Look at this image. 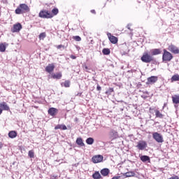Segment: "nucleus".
Segmentation results:
<instances>
[{
  "label": "nucleus",
  "mask_w": 179,
  "mask_h": 179,
  "mask_svg": "<svg viewBox=\"0 0 179 179\" xmlns=\"http://www.w3.org/2000/svg\"><path fill=\"white\" fill-rule=\"evenodd\" d=\"M30 12V8L26 3H21L15 9L16 15H22V13H27Z\"/></svg>",
  "instance_id": "obj_1"
},
{
  "label": "nucleus",
  "mask_w": 179,
  "mask_h": 179,
  "mask_svg": "<svg viewBox=\"0 0 179 179\" xmlns=\"http://www.w3.org/2000/svg\"><path fill=\"white\" fill-rule=\"evenodd\" d=\"M141 59L142 62H145V64H150V62L153 61V57L149 55L148 52H144Z\"/></svg>",
  "instance_id": "obj_2"
},
{
  "label": "nucleus",
  "mask_w": 179,
  "mask_h": 179,
  "mask_svg": "<svg viewBox=\"0 0 179 179\" xmlns=\"http://www.w3.org/2000/svg\"><path fill=\"white\" fill-rule=\"evenodd\" d=\"M152 138L157 142V143H163L164 142V139L163 138V135L159 134V132H153Z\"/></svg>",
  "instance_id": "obj_3"
},
{
  "label": "nucleus",
  "mask_w": 179,
  "mask_h": 179,
  "mask_svg": "<svg viewBox=\"0 0 179 179\" xmlns=\"http://www.w3.org/2000/svg\"><path fill=\"white\" fill-rule=\"evenodd\" d=\"M38 16L39 17H42L43 19H51L52 17H54V15L45 10L40 11Z\"/></svg>",
  "instance_id": "obj_4"
},
{
  "label": "nucleus",
  "mask_w": 179,
  "mask_h": 179,
  "mask_svg": "<svg viewBox=\"0 0 179 179\" xmlns=\"http://www.w3.org/2000/svg\"><path fill=\"white\" fill-rule=\"evenodd\" d=\"M171 59H173V55L170 53V52L166 51L165 49L164 50V53L162 55V61H166L170 62Z\"/></svg>",
  "instance_id": "obj_5"
},
{
  "label": "nucleus",
  "mask_w": 179,
  "mask_h": 179,
  "mask_svg": "<svg viewBox=\"0 0 179 179\" xmlns=\"http://www.w3.org/2000/svg\"><path fill=\"white\" fill-rule=\"evenodd\" d=\"M136 148L138 150H145L148 148V143L145 141H140L137 143Z\"/></svg>",
  "instance_id": "obj_6"
},
{
  "label": "nucleus",
  "mask_w": 179,
  "mask_h": 179,
  "mask_svg": "<svg viewBox=\"0 0 179 179\" xmlns=\"http://www.w3.org/2000/svg\"><path fill=\"white\" fill-rule=\"evenodd\" d=\"M157 80H159V77L152 76L151 77L148 78L146 85H155Z\"/></svg>",
  "instance_id": "obj_7"
},
{
  "label": "nucleus",
  "mask_w": 179,
  "mask_h": 179,
  "mask_svg": "<svg viewBox=\"0 0 179 179\" xmlns=\"http://www.w3.org/2000/svg\"><path fill=\"white\" fill-rule=\"evenodd\" d=\"M104 157H103V155H94L92 158V163H94V164H96L97 163H101Z\"/></svg>",
  "instance_id": "obj_8"
},
{
  "label": "nucleus",
  "mask_w": 179,
  "mask_h": 179,
  "mask_svg": "<svg viewBox=\"0 0 179 179\" xmlns=\"http://www.w3.org/2000/svg\"><path fill=\"white\" fill-rule=\"evenodd\" d=\"M22 24L17 23L13 25V27L11 28V32L12 33H19L20 31L22 30Z\"/></svg>",
  "instance_id": "obj_9"
},
{
  "label": "nucleus",
  "mask_w": 179,
  "mask_h": 179,
  "mask_svg": "<svg viewBox=\"0 0 179 179\" xmlns=\"http://www.w3.org/2000/svg\"><path fill=\"white\" fill-rule=\"evenodd\" d=\"M107 36L112 44H117L118 43V38L111 35V33H108Z\"/></svg>",
  "instance_id": "obj_10"
},
{
  "label": "nucleus",
  "mask_w": 179,
  "mask_h": 179,
  "mask_svg": "<svg viewBox=\"0 0 179 179\" xmlns=\"http://www.w3.org/2000/svg\"><path fill=\"white\" fill-rule=\"evenodd\" d=\"M169 51L173 52V54H179V49L174 45H171L168 48Z\"/></svg>",
  "instance_id": "obj_11"
},
{
  "label": "nucleus",
  "mask_w": 179,
  "mask_h": 179,
  "mask_svg": "<svg viewBox=\"0 0 179 179\" xmlns=\"http://www.w3.org/2000/svg\"><path fill=\"white\" fill-rule=\"evenodd\" d=\"M0 108L2 110V111H10V108L9 107V106H8V103H6V102L0 103Z\"/></svg>",
  "instance_id": "obj_12"
},
{
  "label": "nucleus",
  "mask_w": 179,
  "mask_h": 179,
  "mask_svg": "<svg viewBox=\"0 0 179 179\" xmlns=\"http://www.w3.org/2000/svg\"><path fill=\"white\" fill-rule=\"evenodd\" d=\"M109 136L112 140L117 139V138H118V132L114 129H111L109 133Z\"/></svg>",
  "instance_id": "obj_13"
},
{
  "label": "nucleus",
  "mask_w": 179,
  "mask_h": 179,
  "mask_svg": "<svg viewBox=\"0 0 179 179\" xmlns=\"http://www.w3.org/2000/svg\"><path fill=\"white\" fill-rule=\"evenodd\" d=\"M55 69V66H54V64H50L45 67V71L48 73H51V72L54 71Z\"/></svg>",
  "instance_id": "obj_14"
},
{
  "label": "nucleus",
  "mask_w": 179,
  "mask_h": 179,
  "mask_svg": "<svg viewBox=\"0 0 179 179\" xmlns=\"http://www.w3.org/2000/svg\"><path fill=\"white\" fill-rule=\"evenodd\" d=\"M48 112L50 115L54 117V115H55V114H57V113L58 112V109L55 108H50Z\"/></svg>",
  "instance_id": "obj_15"
},
{
  "label": "nucleus",
  "mask_w": 179,
  "mask_h": 179,
  "mask_svg": "<svg viewBox=\"0 0 179 179\" xmlns=\"http://www.w3.org/2000/svg\"><path fill=\"white\" fill-rule=\"evenodd\" d=\"M140 159L143 163H146V162H148V163H150V157L148 155H142L140 157Z\"/></svg>",
  "instance_id": "obj_16"
},
{
  "label": "nucleus",
  "mask_w": 179,
  "mask_h": 179,
  "mask_svg": "<svg viewBox=\"0 0 179 179\" xmlns=\"http://www.w3.org/2000/svg\"><path fill=\"white\" fill-rule=\"evenodd\" d=\"M51 78L52 79H57L59 80L61 78H62V73L61 72L59 73H52Z\"/></svg>",
  "instance_id": "obj_17"
},
{
  "label": "nucleus",
  "mask_w": 179,
  "mask_h": 179,
  "mask_svg": "<svg viewBox=\"0 0 179 179\" xmlns=\"http://www.w3.org/2000/svg\"><path fill=\"white\" fill-rule=\"evenodd\" d=\"M101 174L103 177H107V176H108V174H110V169H108L107 168L103 169L102 170H101Z\"/></svg>",
  "instance_id": "obj_18"
},
{
  "label": "nucleus",
  "mask_w": 179,
  "mask_h": 179,
  "mask_svg": "<svg viewBox=\"0 0 179 179\" xmlns=\"http://www.w3.org/2000/svg\"><path fill=\"white\" fill-rule=\"evenodd\" d=\"M8 136L11 139H15L17 136V132L16 131H11L8 133Z\"/></svg>",
  "instance_id": "obj_19"
},
{
  "label": "nucleus",
  "mask_w": 179,
  "mask_h": 179,
  "mask_svg": "<svg viewBox=\"0 0 179 179\" xmlns=\"http://www.w3.org/2000/svg\"><path fill=\"white\" fill-rule=\"evenodd\" d=\"M55 129H62L63 131H66V129H68V128L64 124H57L55 127Z\"/></svg>",
  "instance_id": "obj_20"
},
{
  "label": "nucleus",
  "mask_w": 179,
  "mask_h": 179,
  "mask_svg": "<svg viewBox=\"0 0 179 179\" xmlns=\"http://www.w3.org/2000/svg\"><path fill=\"white\" fill-rule=\"evenodd\" d=\"M172 101H173V104H179V95L173 96Z\"/></svg>",
  "instance_id": "obj_21"
},
{
  "label": "nucleus",
  "mask_w": 179,
  "mask_h": 179,
  "mask_svg": "<svg viewBox=\"0 0 179 179\" xmlns=\"http://www.w3.org/2000/svg\"><path fill=\"white\" fill-rule=\"evenodd\" d=\"M155 113L156 118H164V115L162 114V113H160V110H155Z\"/></svg>",
  "instance_id": "obj_22"
},
{
  "label": "nucleus",
  "mask_w": 179,
  "mask_h": 179,
  "mask_svg": "<svg viewBox=\"0 0 179 179\" xmlns=\"http://www.w3.org/2000/svg\"><path fill=\"white\" fill-rule=\"evenodd\" d=\"M152 55H159V54H162V51L160 49H153L151 50Z\"/></svg>",
  "instance_id": "obj_23"
},
{
  "label": "nucleus",
  "mask_w": 179,
  "mask_h": 179,
  "mask_svg": "<svg viewBox=\"0 0 179 179\" xmlns=\"http://www.w3.org/2000/svg\"><path fill=\"white\" fill-rule=\"evenodd\" d=\"M76 142L78 146H85V143H83L82 138H78Z\"/></svg>",
  "instance_id": "obj_24"
},
{
  "label": "nucleus",
  "mask_w": 179,
  "mask_h": 179,
  "mask_svg": "<svg viewBox=\"0 0 179 179\" xmlns=\"http://www.w3.org/2000/svg\"><path fill=\"white\" fill-rule=\"evenodd\" d=\"M85 142L87 145H93V143H94V138L92 137H89L86 139Z\"/></svg>",
  "instance_id": "obj_25"
},
{
  "label": "nucleus",
  "mask_w": 179,
  "mask_h": 179,
  "mask_svg": "<svg viewBox=\"0 0 179 179\" xmlns=\"http://www.w3.org/2000/svg\"><path fill=\"white\" fill-rule=\"evenodd\" d=\"M92 178L94 179H100L101 178V175L100 174V173L99 171H96L93 175H92Z\"/></svg>",
  "instance_id": "obj_26"
},
{
  "label": "nucleus",
  "mask_w": 179,
  "mask_h": 179,
  "mask_svg": "<svg viewBox=\"0 0 179 179\" xmlns=\"http://www.w3.org/2000/svg\"><path fill=\"white\" fill-rule=\"evenodd\" d=\"M171 80L172 82H178L179 81V75L176 74V75L173 76L172 78H171Z\"/></svg>",
  "instance_id": "obj_27"
},
{
  "label": "nucleus",
  "mask_w": 179,
  "mask_h": 179,
  "mask_svg": "<svg viewBox=\"0 0 179 179\" xmlns=\"http://www.w3.org/2000/svg\"><path fill=\"white\" fill-rule=\"evenodd\" d=\"M6 50V46L3 43L0 44V52H5Z\"/></svg>",
  "instance_id": "obj_28"
},
{
  "label": "nucleus",
  "mask_w": 179,
  "mask_h": 179,
  "mask_svg": "<svg viewBox=\"0 0 179 179\" xmlns=\"http://www.w3.org/2000/svg\"><path fill=\"white\" fill-rule=\"evenodd\" d=\"M102 52L103 54V55H110V49L108 48H103L102 50Z\"/></svg>",
  "instance_id": "obj_29"
},
{
  "label": "nucleus",
  "mask_w": 179,
  "mask_h": 179,
  "mask_svg": "<svg viewBox=\"0 0 179 179\" xmlns=\"http://www.w3.org/2000/svg\"><path fill=\"white\" fill-rule=\"evenodd\" d=\"M62 86H64V87H69V86H71V82L66 80L64 83H62Z\"/></svg>",
  "instance_id": "obj_30"
},
{
  "label": "nucleus",
  "mask_w": 179,
  "mask_h": 179,
  "mask_svg": "<svg viewBox=\"0 0 179 179\" xmlns=\"http://www.w3.org/2000/svg\"><path fill=\"white\" fill-rule=\"evenodd\" d=\"M28 156L31 159H34V152L33 150H29V152H28Z\"/></svg>",
  "instance_id": "obj_31"
},
{
  "label": "nucleus",
  "mask_w": 179,
  "mask_h": 179,
  "mask_svg": "<svg viewBox=\"0 0 179 179\" xmlns=\"http://www.w3.org/2000/svg\"><path fill=\"white\" fill-rule=\"evenodd\" d=\"M46 37V34L45 32H42L39 34V39L40 40H44V38H45Z\"/></svg>",
  "instance_id": "obj_32"
},
{
  "label": "nucleus",
  "mask_w": 179,
  "mask_h": 179,
  "mask_svg": "<svg viewBox=\"0 0 179 179\" xmlns=\"http://www.w3.org/2000/svg\"><path fill=\"white\" fill-rule=\"evenodd\" d=\"M58 12L59 10H58V8H55L52 10V13L54 15V16L58 15Z\"/></svg>",
  "instance_id": "obj_33"
},
{
  "label": "nucleus",
  "mask_w": 179,
  "mask_h": 179,
  "mask_svg": "<svg viewBox=\"0 0 179 179\" xmlns=\"http://www.w3.org/2000/svg\"><path fill=\"white\" fill-rule=\"evenodd\" d=\"M113 92H114V88H109V89L106 92V94L110 95V94H111V93H113Z\"/></svg>",
  "instance_id": "obj_34"
},
{
  "label": "nucleus",
  "mask_w": 179,
  "mask_h": 179,
  "mask_svg": "<svg viewBox=\"0 0 179 179\" xmlns=\"http://www.w3.org/2000/svg\"><path fill=\"white\" fill-rule=\"evenodd\" d=\"M73 40H75L76 41H81L82 38H80V36H73Z\"/></svg>",
  "instance_id": "obj_35"
},
{
  "label": "nucleus",
  "mask_w": 179,
  "mask_h": 179,
  "mask_svg": "<svg viewBox=\"0 0 179 179\" xmlns=\"http://www.w3.org/2000/svg\"><path fill=\"white\" fill-rule=\"evenodd\" d=\"M83 68H84V71L85 72H89V71L90 70V69H89V67L87 66H86V64H83Z\"/></svg>",
  "instance_id": "obj_36"
},
{
  "label": "nucleus",
  "mask_w": 179,
  "mask_h": 179,
  "mask_svg": "<svg viewBox=\"0 0 179 179\" xmlns=\"http://www.w3.org/2000/svg\"><path fill=\"white\" fill-rule=\"evenodd\" d=\"M134 172H131V173H126V177H134Z\"/></svg>",
  "instance_id": "obj_37"
},
{
  "label": "nucleus",
  "mask_w": 179,
  "mask_h": 179,
  "mask_svg": "<svg viewBox=\"0 0 179 179\" xmlns=\"http://www.w3.org/2000/svg\"><path fill=\"white\" fill-rule=\"evenodd\" d=\"M96 90H98V92H100V90H101V87H100L99 84L96 86Z\"/></svg>",
  "instance_id": "obj_38"
},
{
  "label": "nucleus",
  "mask_w": 179,
  "mask_h": 179,
  "mask_svg": "<svg viewBox=\"0 0 179 179\" xmlns=\"http://www.w3.org/2000/svg\"><path fill=\"white\" fill-rule=\"evenodd\" d=\"M121 178V176H114L112 179H119Z\"/></svg>",
  "instance_id": "obj_39"
},
{
  "label": "nucleus",
  "mask_w": 179,
  "mask_h": 179,
  "mask_svg": "<svg viewBox=\"0 0 179 179\" xmlns=\"http://www.w3.org/2000/svg\"><path fill=\"white\" fill-rule=\"evenodd\" d=\"M91 13H93L94 15H96V10H91Z\"/></svg>",
  "instance_id": "obj_40"
},
{
  "label": "nucleus",
  "mask_w": 179,
  "mask_h": 179,
  "mask_svg": "<svg viewBox=\"0 0 179 179\" xmlns=\"http://www.w3.org/2000/svg\"><path fill=\"white\" fill-rule=\"evenodd\" d=\"M71 58L72 59H76V57L74 56V55H71Z\"/></svg>",
  "instance_id": "obj_41"
},
{
  "label": "nucleus",
  "mask_w": 179,
  "mask_h": 179,
  "mask_svg": "<svg viewBox=\"0 0 179 179\" xmlns=\"http://www.w3.org/2000/svg\"><path fill=\"white\" fill-rule=\"evenodd\" d=\"M62 47H64V45H59L57 46V48H58V49L62 48Z\"/></svg>",
  "instance_id": "obj_42"
},
{
  "label": "nucleus",
  "mask_w": 179,
  "mask_h": 179,
  "mask_svg": "<svg viewBox=\"0 0 179 179\" xmlns=\"http://www.w3.org/2000/svg\"><path fill=\"white\" fill-rule=\"evenodd\" d=\"M127 29H128L129 30H131V25H130V24H128V25H127Z\"/></svg>",
  "instance_id": "obj_43"
},
{
  "label": "nucleus",
  "mask_w": 179,
  "mask_h": 179,
  "mask_svg": "<svg viewBox=\"0 0 179 179\" xmlns=\"http://www.w3.org/2000/svg\"><path fill=\"white\" fill-rule=\"evenodd\" d=\"M52 178H53V179H57V178H58V176H52Z\"/></svg>",
  "instance_id": "obj_44"
},
{
  "label": "nucleus",
  "mask_w": 179,
  "mask_h": 179,
  "mask_svg": "<svg viewBox=\"0 0 179 179\" xmlns=\"http://www.w3.org/2000/svg\"><path fill=\"white\" fill-rule=\"evenodd\" d=\"M3 145H2V143H0V149H2V147H3Z\"/></svg>",
  "instance_id": "obj_45"
}]
</instances>
